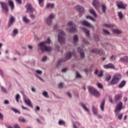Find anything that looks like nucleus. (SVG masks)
Returning <instances> with one entry per match:
<instances>
[{
    "label": "nucleus",
    "mask_w": 128,
    "mask_h": 128,
    "mask_svg": "<svg viewBox=\"0 0 128 128\" xmlns=\"http://www.w3.org/2000/svg\"><path fill=\"white\" fill-rule=\"evenodd\" d=\"M42 96H44V98H48V93L46 91H44L42 92Z\"/></svg>",
    "instance_id": "nucleus-38"
},
{
    "label": "nucleus",
    "mask_w": 128,
    "mask_h": 128,
    "mask_svg": "<svg viewBox=\"0 0 128 128\" xmlns=\"http://www.w3.org/2000/svg\"><path fill=\"white\" fill-rule=\"evenodd\" d=\"M89 12L95 18H96L98 16L96 15V12L93 9L90 10Z\"/></svg>",
    "instance_id": "nucleus-34"
},
{
    "label": "nucleus",
    "mask_w": 128,
    "mask_h": 128,
    "mask_svg": "<svg viewBox=\"0 0 128 128\" xmlns=\"http://www.w3.org/2000/svg\"><path fill=\"white\" fill-rule=\"evenodd\" d=\"M92 52L93 54H100V56L104 54V52L102 49L94 48L92 50Z\"/></svg>",
    "instance_id": "nucleus-12"
},
{
    "label": "nucleus",
    "mask_w": 128,
    "mask_h": 128,
    "mask_svg": "<svg viewBox=\"0 0 128 128\" xmlns=\"http://www.w3.org/2000/svg\"><path fill=\"white\" fill-rule=\"evenodd\" d=\"M76 51L73 50V52H68L66 54V56H65V58H64V59L63 60H59L56 64V68H58V66H60L62 64V62H66V60H70V58H72V56H76Z\"/></svg>",
    "instance_id": "nucleus-2"
},
{
    "label": "nucleus",
    "mask_w": 128,
    "mask_h": 128,
    "mask_svg": "<svg viewBox=\"0 0 128 128\" xmlns=\"http://www.w3.org/2000/svg\"><path fill=\"white\" fill-rule=\"evenodd\" d=\"M80 126V122H75L73 123V128H78V126Z\"/></svg>",
    "instance_id": "nucleus-30"
},
{
    "label": "nucleus",
    "mask_w": 128,
    "mask_h": 128,
    "mask_svg": "<svg viewBox=\"0 0 128 128\" xmlns=\"http://www.w3.org/2000/svg\"><path fill=\"white\" fill-rule=\"evenodd\" d=\"M68 26L70 27L67 28L66 29V30L68 32H76V24H74L72 21H69L68 23Z\"/></svg>",
    "instance_id": "nucleus-4"
},
{
    "label": "nucleus",
    "mask_w": 128,
    "mask_h": 128,
    "mask_svg": "<svg viewBox=\"0 0 128 128\" xmlns=\"http://www.w3.org/2000/svg\"><path fill=\"white\" fill-rule=\"evenodd\" d=\"M117 6L118 8H122V10H126V6H128V4H123L122 2H116Z\"/></svg>",
    "instance_id": "nucleus-11"
},
{
    "label": "nucleus",
    "mask_w": 128,
    "mask_h": 128,
    "mask_svg": "<svg viewBox=\"0 0 128 128\" xmlns=\"http://www.w3.org/2000/svg\"><path fill=\"white\" fill-rule=\"evenodd\" d=\"M0 4L2 8V10H4L6 14L8 12V4L6 2H0Z\"/></svg>",
    "instance_id": "nucleus-9"
},
{
    "label": "nucleus",
    "mask_w": 128,
    "mask_h": 128,
    "mask_svg": "<svg viewBox=\"0 0 128 128\" xmlns=\"http://www.w3.org/2000/svg\"><path fill=\"white\" fill-rule=\"evenodd\" d=\"M122 98V96L120 94H118L115 96V102H118V100Z\"/></svg>",
    "instance_id": "nucleus-40"
},
{
    "label": "nucleus",
    "mask_w": 128,
    "mask_h": 128,
    "mask_svg": "<svg viewBox=\"0 0 128 128\" xmlns=\"http://www.w3.org/2000/svg\"><path fill=\"white\" fill-rule=\"evenodd\" d=\"M116 56H114V55H112L110 58V60H112V61L116 60Z\"/></svg>",
    "instance_id": "nucleus-48"
},
{
    "label": "nucleus",
    "mask_w": 128,
    "mask_h": 128,
    "mask_svg": "<svg viewBox=\"0 0 128 128\" xmlns=\"http://www.w3.org/2000/svg\"><path fill=\"white\" fill-rule=\"evenodd\" d=\"M22 20L24 22H26V24H28V22H30V19L28 18V17L26 16H24L22 17Z\"/></svg>",
    "instance_id": "nucleus-33"
},
{
    "label": "nucleus",
    "mask_w": 128,
    "mask_h": 128,
    "mask_svg": "<svg viewBox=\"0 0 128 128\" xmlns=\"http://www.w3.org/2000/svg\"><path fill=\"white\" fill-rule=\"evenodd\" d=\"M120 62H128V56L121 57L119 60Z\"/></svg>",
    "instance_id": "nucleus-21"
},
{
    "label": "nucleus",
    "mask_w": 128,
    "mask_h": 128,
    "mask_svg": "<svg viewBox=\"0 0 128 128\" xmlns=\"http://www.w3.org/2000/svg\"><path fill=\"white\" fill-rule=\"evenodd\" d=\"M104 26H105V28H114L116 25H114V24H104Z\"/></svg>",
    "instance_id": "nucleus-24"
},
{
    "label": "nucleus",
    "mask_w": 128,
    "mask_h": 128,
    "mask_svg": "<svg viewBox=\"0 0 128 128\" xmlns=\"http://www.w3.org/2000/svg\"><path fill=\"white\" fill-rule=\"evenodd\" d=\"M103 32L104 34H107L108 36H110V32L106 29L103 30Z\"/></svg>",
    "instance_id": "nucleus-45"
},
{
    "label": "nucleus",
    "mask_w": 128,
    "mask_h": 128,
    "mask_svg": "<svg viewBox=\"0 0 128 128\" xmlns=\"http://www.w3.org/2000/svg\"><path fill=\"white\" fill-rule=\"evenodd\" d=\"M73 42L74 44L78 42V35H74L73 36Z\"/></svg>",
    "instance_id": "nucleus-32"
},
{
    "label": "nucleus",
    "mask_w": 128,
    "mask_h": 128,
    "mask_svg": "<svg viewBox=\"0 0 128 128\" xmlns=\"http://www.w3.org/2000/svg\"><path fill=\"white\" fill-rule=\"evenodd\" d=\"M86 18L87 20H92V22H96V20H94V18L90 16H86Z\"/></svg>",
    "instance_id": "nucleus-41"
},
{
    "label": "nucleus",
    "mask_w": 128,
    "mask_h": 128,
    "mask_svg": "<svg viewBox=\"0 0 128 128\" xmlns=\"http://www.w3.org/2000/svg\"><path fill=\"white\" fill-rule=\"evenodd\" d=\"M118 15L120 20H122V16H124V15L122 14V12H118Z\"/></svg>",
    "instance_id": "nucleus-39"
},
{
    "label": "nucleus",
    "mask_w": 128,
    "mask_h": 128,
    "mask_svg": "<svg viewBox=\"0 0 128 128\" xmlns=\"http://www.w3.org/2000/svg\"><path fill=\"white\" fill-rule=\"evenodd\" d=\"M124 86H126V82L124 80H122L118 86V88H122Z\"/></svg>",
    "instance_id": "nucleus-29"
},
{
    "label": "nucleus",
    "mask_w": 128,
    "mask_h": 128,
    "mask_svg": "<svg viewBox=\"0 0 128 128\" xmlns=\"http://www.w3.org/2000/svg\"><path fill=\"white\" fill-rule=\"evenodd\" d=\"M75 74L76 78H82V75L80 74V72H75Z\"/></svg>",
    "instance_id": "nucleus-37"
},
{
    "label": "nucleus",
    "mask_w": 128,
    "mask_h": 128,
    "mask_svg": "<svg viewBox=\"0 0 128 128\" xmlns=\"http://www.w3.org/2000/svg\"><path fill=\"white\" fill-rule=\"evenodd\" d=\"M112 32L114 34H122V31L118 29H113Z\"/></svg>",
    "instance_id": "nucleus-26"
},
{
    "label": "nucleus",
    "mask_w": 128,
    "mask_h": 128,
    "mask_svg": "<svg viewBox=\"0 0 128 128\" xmlns=\"http://www.w3.org/2000/svg\"><path fill=\"white\" fill-rule=\"evenodd\" d=\"M94 38L96 42H98V40H100V37L96 34L94 35Z\"/></svg>",
    "instance_id": "nucleus-51"
},
{
    "label": "nucleus",
    "mask_w": 128,
    "mask_h": 128,
    "mask_svg": "<svg viewBox=\"0 0 128 128\" xmlns=\"http://www.w3.org/2000/svg\"><path fill=\"white\" fill-rule=\"evenodd\" d=\"M80 106H81L82 108L84 110V112H86L90 114V109L86 106V104L81 102L80 104Z\"/></svg>",
    "instance_id": "nucleus-17"
},
{
    "label": "nucleus",
    "mask_w": 128,
    "mask_h": 128,
    "mask_svg": "<svg viewBox=\"0 0 128 128\" xmlns=\"http://www.w3.org/2000/svg\"><path fill=\"white\" fill-rule=\"evenodd\" d=\"M31 90L32 92H36V90L34 87H32Z\"/></svg>",
    "instance_id": "nucleus-60"
},
{
    "label": "nucleus",
    "mask_w": 128,
    "mask_h": 128,
    "mask_svg": "<svg viewBox=\"0 0 128 128\" xmlns=\"http://www.w3.org/2000/svg\"><path fill=\"white\" fill-rule=\"evenodd\" d=\"M36 78H38L41 80V82H44V79L42 78L40 76H38V74H36Z\"/></svg>",
    "instance_id": "nucleus-55"
},
{
    "label": "nucleus",
    "mask_w": 128,
    "mask_h": 128,
    "mask_svg": "<svg viewBox=\"0 0 128 128\" xmlns=\"http://www.w3.org/2000/svg\"><path fill=\"white\" fill-rule=\"evenodd\" d=\"M54 18H56V15H54V14L53 13H52L47 18L45 22L48 26H50L52 24V20Z\"/></svg>",
    "instance_id": "nucleus-7"
},
{
    "label": "nucleus",
    "mask_w": 128,
    "mask_h": 128,
    "mask_svg": "<svg viewBox=\"0 0 128 128\" xmlns=\"http://www.w3.org/2000/svg\"><path fill=\"white\" fill-rule=\"evenodd\" d=\"M1 90L2 92H4L5 94H6V92H8V91L6 90V88H4L3 86H1Z\"/></svg>",
    "instance_id": "nucleus-47"
},
{
    "label": "nucleus",
    "mask_w": 128,
    "mask_h": 128,
    "mask_svg": "<svg viewBox=\"0 0 128 128\" xmlns=\"http://www.w3.org/2000/svg\"><path fill=\"white\" fill-rule=\"evenodd\" d=\"M104 104H106V100H104V99L102 100V102L100 105V108L102 112H104Z\"/></svg>",
    "instance_id": "nucleus-22"
},
{
    "label": "nucleus",
    "mask_w": 128,
    "mask_h": 128,
    "mask_svg": "<svg viewBox=\"0 0 128 128\" xmlns=\"http://www.w3.org/2000/svg\"><path fill=\"white\" fill-rule=\"evenodd\" d=\"M97 86L98 88H104V86H102V84L100 83H98L97 84Z\"/></svg>",
    "instance_id": "nucleus-54"
},
{
    "label": "nucleus",
    "mask_w": 128,
    "mask_h": 128,
    "mask_svg": "<svg viewBox=\"0 0 128 128\" xmlns=\"http://www.w3.org/2000/svg\"><path fill=\"white\" fill-rule=\"evenodd\" d=\"M14 18L12 16L10 18V20L8 22V28H10V26H12V24H14Z\"/></svg>",
    "instance_id": "nucleus-19"
},
{
    "label": "nucleus",
    "mask_w": 128,
    "mask_h": 128,
    "mask_svg": "<svg viewBox=\"0 0 128 128\" xmlns=\"http://www.w3.org/2000/svg\"><path fill=\"white\" fill-rule=\"evenodd\" d=\"M28 48H29V50H32V45H28Z\"/></svg>",
    "instance_id": "nucleus-63"
},
{
    "label": "nucleus",
    "mask_w": 128,
    "mask_h": 128,
    "mask_svg": "<svg viewBox=\"0 0 128 128\" xmlns=\"http://www.w3.org/2000/svg\"><path fill=\"white\" fill-rule=\"evenodd\" d=\"M30 18H32V20H34V18H36V14H30Z\"/></svg>",
    "instance_id": "nucleus-53"
},
{
    "label": "nucleus",
    "mask_w": 128,
    "mask_h": 128,
    "mask_svg": "<svg viewBox=\"0 0 128 128\" xmlns=\"http://www.w3.org/2000/svg\"><path fill=\"white\" fill-rule=\"evenodd\" d=\"M46 8H54V4H50V3H48L46 4Z\"/></svg>",
    "instance_id": "nucleus-35"
},
{
    "label": "nucleus",
    "mask_w": 128,
    "mask_h": 128,
    "mask_svg": "<svg viewBox=\"0 0 128 128\" xmlns=\"http://www.w3.org/2000/svg\"><path fill=\"white\" fill-rule=\"evenodd\" d=\"M122 78V75L120 74H116L114 76L113 78H112L110 84H116L120 82V80Z\"/></svg>",
    "instance_id": "nucleus-5"
},
{
    "label": "nucleus",
    "mask_w": 128,
    "mask_h": 128,
    "mask_svg": "<svg viewBox=\"0 0 128 128\" xmlns=\"http://www.w3.org/2000/svg\"><path fill=\"white\" fill-rule=\"evenodd\" d=\"M103 74H104V72L102 71H100V74L98 75V76H99V78H102V76H103Z\"/></svg>",
    "instance_id": "nucleus-59"
},
{
    "label": "nucleus",
    "mask_w": 128,
    "mask_h": 128,
    "mask_svg": "<svg viewBox=\"0 0 128 128\" xmlns=\"http://www.w3.org/2000/svg\"><path fill=\"white\" fill-rule=\"evenodd\" d=\"M19 120L21 122H26V120H24V118L22 116H20L19 118Z\"/></svg>",
    "instance_id": "nucleus-43"
},
{
    "label": "nucleus",
    "mask_w": 128,
    "mask_h": 128,
    "mask_svg": "<svg viewBox=\"0 0 128 128\" xmlns=\"http://www.w3.org/2000/svg\"><path fill=\"white\" fill-rule=\"evenodd\" d=\"M98 0H93V6L95 8H98Z\"/></svg>",
    "instance_id": "nucleus-27"
},
{
    "label": "nucleus",
    "mask_w": 128,
    "mask_h": 128,
    "mask_svg": "<svg viewBox=\"0 0 128 128\" xmlns=\"http://www.w3.org/2000/svg\"><path fill=\"white\" fill-rule=\"evenodd\" d=\"M26 8L27 10L26 12H34L35 10L34 8H32V4H27L26 6Z\"/></svg>",
    "instance_id": "nucleus-13"
},
{
    "label": "nucleus",
    "mask_w": 128,
    "mask_h": 128,
    "mask_svg": "<svg viewBox=\"0 0 128 128\" xmlns=\"http://www.w3.org/2000/svg\"><path fill=\"white\" fill-rule=\"evenodd\" d=\"M10 104V101L8 100H4V104Z\"/></svg>",
    "instance_id": "nucleus-64"
},
{
    "label": "nucleus",
    "mask_w": 128,
    "mask_h": 128,
    "mask_svg": "<svg viewBox=\"0 0 128 128\" xmlns=\"http://www.w3.org/2000/svg\"><path fill=\"white\" fill-rule=\"evenodd\" d=\"M83 30L84 32H85V34H86V36H88V38L90 37V31L88 28H84Z\"/></svg>",
    "instance_id": "nucleus-31"
},
{
    "label": "nucleus",
    "mask_w": 128,
    "mask_h": 128,
    "mask_svg": "<svg viewBox=\"0 0 128 128\" xmlns=\"http://www.w3.org/2000/svg\"><path fill=\"white\" fill-rule=\"evenodd\" d=\"M77 50L79 54H80V56L82 58H84L85 54H84V50L82 48L79 47L78 48Z\"/></svg>",
    "instance_id": "nucleus-15"
},
{
    "label": "nucleus",
    "mask_w": 128,
    "mask_h": 128,
    "mask_svg": "<svg viewBox=\"0 0 128 128\" xmlns=\"http://www.w3.org/2000/svg\"><path fill=\"white\" fill-rule=\"evenodd\" d=\"M101 6L102 13L106 14V6L105 4H102Z\"/></svg>",
    "instance_id": "nucleus-28"
},
{
    "label": "nucleus",
    "mask_w": 128,
    "mask_h": 128,
    "mask_svg": "<svg viewBox=\"0 0 128 128\" xmlns=\"http://www.w3.org/2000/svg\"><path fill=\"white\" fill-rule=\"evenodd\" d=\"M122 116H124V114L120 113V114H118V115L116 116H118V120H122Z\"/></svg>",
    "instance_id": "nucleus-49"
},
{
    "label": "nucleus",
    "mask_w": 128,
    "mask_h": 128,
    "mask_svg": "<svg viewBox=\"0 0 128 128\" xmlns=\"http://www.w3.org/2000/svg\"><path fill=\"white\" fill-rule=\"evenodd\" d=\"M46 60H48V57L44 56L42 58V62H46Z\"/></svg>",
    "instance_id": "nucleus-58"
},
{
    "label": "nucleus",
    "mask_w": 128,
    "mask_h": 128,
    "mask_svg": "<svg viewBox=\"0 0 128 128\" xmlns=\"http://www.w3.org/2000/svg\"><path fill=\"white\" fill-rule=\"evenodd\" d=\"M122 106H123L122 102H120L118 104H117L115 108V111H114L116 116H118V114H120V111L123 108Z\"/></svg>",
    "instance_id": "nucleus-6"
},
{
    "label": "nucleus",
    "mask_w": 128,
    "mask_h": 128,
    "mask_svg": "<svg viewBox=\"0 0 128 128\" xmlns=\"http://www.w3.org/2000/svg\"><path fill=\"white\" fill-rule=\"evenodd\" d=\"M83 26H88V28H92V30H94V26L92 25V24L84 20L81 22Z\"/></svg>",
    "instance_id": "nucleus-10"
},
{
    "label": "nucleus",
    "mask_w": 128,
    "mask_h": 128,
    "mask_svg": "<svg viewBox=\"0 0 128 128\" xmlns=\"http://www.w3.org/2000/svg\"><path fill=\"white\" fill-rule=\"evenodd\" d=\"M0 75L2 78H4V71L0 69Z\"/></svg>",
    "instance_id": "nucleus-57"
},
{
    "label": "nucleus",
    "mask_w": 128,
    "mask_h": 128,
    "mask_svg": "<svg viewBox=\"0 0 128 128\" xmlns=\"http://www.w3.org/2000/svg\"><path fill=\"white\" fill-rule=\"evenodd\" d=\"M0 120H4V115L2 114L0 112Z\"/></svg>",
    "instance_id": "nucleus-62"
},
{
    "label": "nucleus",
    "mask_w": 128,
    "mask_h": 128,
    "mask_svg": "<svg viewBox=\"0 0 128 128\" xmlns=\"http://www.w3.org/2000/svg\"><path fill=\"white\" fill-rule=\"evenodd\" d=\"M36 72L38 74H40H40H42V70H36Z\"/></svg>",
    "instance_id": "nucleus-52"
},
{
    "label": "nucleus",
    "mask_w": 128,
    "mask_h": 128,
    "mask_svg": "<svg viewBox=\"0 0 128 128\" xmlns=\"http://www.w3.org/2000/svg\"><path fill=\"white\" fill-rule=\"evenodd\" d=\"M110 78H112V76H110V74H108L106 76V80L108 81L110 80Z\"/></svg>",
    "instance_id": "nucleus-56"
},
{
    "label": "nucleus",
    "mask_w": 128,
    "mask_h": 128,
    "mask_svg": "<svg viewBox=\"0 0 128 128\" xmlns=\"http://www.w3.org/2000/svg\"><path fill=\"white\" fill-rule=\"evenodd\" d=\"M66 32L62 30H59V34L58 36V42H60V44H66Z\"/></svg>",
    "instance_id": "nucleus-3"
},
{
    "label": "nucleus",
    "mask_w": 128,
    "mask_h": 128,
    "mask_svg": "<svg viewBox=\"0 0 128 128\" xmlns=\"http://www.w3.org/2000/svg\"><path fill=\"white\" fill-rule=\"evenodd\" d=\"M44 0H38L39 4L42 7L44 6Z\"/></svg>",
    "instance_id": "nucleus-46"
},
{
    "label": "nucleus",
    "mask_w": 128,
    "mask_h": 128,
    "mask_svg": "<svg viewBox=\"0 0 128 128\" xmlns=\"http://www.w3.org/2000/svg\"><path fill=\"white\" fill-rule=\"evenodd\" d=\"M8 2L12 10H14V2L9 0Z\"/></svg>",
    "instance_id": "nucleus-25"
},
{
    "label": "nucleus",
    "mask_w": 128,
    "mask_h": 128,
    "mask_svg": "<svg viewBox=\"0 0 128 128\" xmlns=\"http://www.w3.org/2000/svg\"><path fill=\"white\" fill-rule=\"evenodd\" d=\"M82 40L84 44H90V42H88V40H86V39L85 38H84Z\"/></svg>",
    "instance_id": "nucleus-50"
},
{
    "label": "nucleus",
    "mask_w": 128,
    "mask_h": 128,
    "mask_svg": "<svg viewBox=\"0 0 128 128\" xmlns=\"http://www.w3.org/2000/svg\"><path fill=\"white\" fill-rule=\"evenodd\" d=\"M88 90L90 94H93L94 96H100V92L92 86H89L88 88Z\"/></svg>",
    "instance_id": "nucleus-8"
},
{
    "label": "nucleus",
    "mask_w": 128,
    "mask_h": 128,
    "mask_svg": "<svg viewBox=\"0 0 128 128\" xmlns=\"http://www.w3.org/2000/svg\"><path fill=\"white\" fill-rule=\"evenodd\" d=\"M11 110H13L14 112H16V114H20V112L16 110V108H12Z\"/></svg>",
    "instance_id": "nucleus-42"
},
{
    "label": "nucleus",
    "mask_w": 128,
    "mask_h": 128,
    "mask_svg": "<svg viewBox=\"0 0 128 128\" xmlns=\"http://www.w3.org/2000/svg\"><path fill=\"white\" fill-rule=\"evenodd\" d=\"M104 68H106V70H108V68L114 69L115 68V66L114 64L110 63L108 64L104 65Z\"/></svg>",
    "instance_id": "nucleus-18"
},
{
    "label": "nucleus",
    "mask_w": 128,
    "mask_h": 128,
    "mask_svg": "<svg viewBox=\"0 0 128 128\" xmlns=\"http://www.w3.org/2000/svg\"><path fill=\"white\" fill-rule=\"evenodd\" d=\"M67 94H68V98H72V93H70V92H68Z\"/></svg>",
    "instance_id": "nucleus-61"
},
{
    "label": "nucleus",
    "mask_w": 128,
    "mask_h": 128,
    "mask_svg": "<svg viewBox=\"0 0 128 128\" xmlns=\"http://www.w3.org/2000/svg\"><path fill=\"white\" fill-rule=\"evenodd\" d=\"M18 34V28H14L11 34V36L12 38H16Z\"/></svg>",
    "instance_id": "nucleus-20"
},
{
    "label": "nucleus",
    "mask_w": 128,
    "mask_h": 128,
    "mask_svg": "<svg viewBox=\"0 0 128 128\" xmlns=\"http://www.w3.org/2000/svg\"><path fill=\"white\" fill-rule=\"evenodd\" d=\"M58 124L59 126H66V122H64V120H60L58 122Z\"/></svg>",
    "instance_id": "nucleus-36"
},
{
    "label": "nucleus",
    "mask_w": 128,
    "mask_h": 128,
    "mask_svg": "<svg viewBox=\"0 0 128 128\" xmlns=\"http://www.w3.org/2000/svg\"><path fill=\"white\" fill-rule=\"evenodd\" d=\"M24 98L25 103L27 104V106H30V108H34V106H32V102L30 99L26 98V96H24Z\"/></svg>",
    "instance_id": "nucleus-14"
},
{
    "label": "nucleus",
    "mask_w": 128,
    "mask_h": 128,
    "mask_svg": "<svg viewBox=\"0 0 128 128\" xmlns=\"http://www.w3.org/2000/svg\"><path fill=\"white\" fill-rule=\"evenodd\" d=\"M51 42L50 38L48 37L47 40L41 42L40 44H38V50H41V52H50L52 50V48L50 46H46V44H50Z\"/></svg>",
    "instance_id": "nucleus-1"
},
{
    "label": "nucleus",
    "mask_w": 128,
    "mask_h": 128,
    "mask_svg": "<svg viewBox=\"0 0 128 128\" xmlns=\"http://www.w3.org/2000/svg\"><path fill=\"white\" fill-rule=\"evenodd\" d=\"M76 10L79 12L80 14H84V7L80 5H77L75 6Z\"/></svg>",
    "instance_id": "nucleus-16"
},
{
    "label": "nucleus",
    "mask_w": 128,
    "mask_h": 128,
    "mask_svg": "<svg viewBox=\"0 0 128 128\" xmlns=\"http://www.w3.org/2000/svg\"><path fill=\"white\" fill-rule=\"evenodd\" d=\"M92 112L95 116H98V108L94 106H92Z\"/></svg>",
    "instance_id": "nucleus-23"
},
{
    "label": "nucleus",
    "mask_w": 128,
    "mask_h": 128,
    "mask_svg": "<svg viewBox=\"0 0 128 128\" xmlns=\"http://www.w3.org/2000/svg\"><path fill=\"white\" fill-rule=\"evenodd\" d=\"M20 94H17L16 96V100L17 102H20Z\"/></svg>",
    "instance_id": "nucleus-44"
}]
</instances>
